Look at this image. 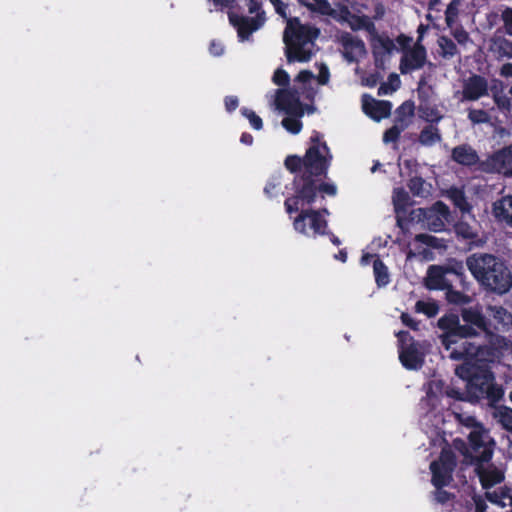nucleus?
<instances>
[{"mask_svg":"<svg viewBox=\"0 0 512 512\" xmlns=\"http://www.w3.org/2000/svg\"><path fill=\"white\" fill-rule=\"evenodd\" d=\"M437 327L441 330L440 342L449 351V357L464 361L455 370L456 375L466 381L465 392L458 399L470 403L486 401L495 407L503 398L504 390L495 383L489 365L480 359L485 346L471 341L481 334H492V324L483 306L476 303L460 308L459 313H447L438 319Z\"/></svg>","mask_w":512,"mask_h":512,"instance_id":"f257e3e1","label":"nucleus"},{"mask_svg":"<svg viewBox=\"0 0 512 512\" xmlns=\"http://www.w3.org/2000/svg\"><path fill=\"white\" fill-rule=\"evenodd\" d=\"M322 135L313 131L310 137V146L303 157L289 155L284 161L288 171L295 174L291 190L293 194L284 201L285 211L291 215L297 213L300 207L311 206L317 198V193L335 196L337 186L332 182H320L327 178L332 161V154L325 141H321Z\"/></svg>","mask_w":512,"mask_h":512,"instance_id":"f03ea898","label":"nucleus"},{"mask_svg":"<svg viewBox=\"0 0 512 512\" xmlns=\"http://www.w3.org/2000/svg\"><path fill=\"white\" fill-rule=\"evenodd\" d=\"M468 438L469 448L464 447V451H462L464 462L475 466V472L479 477L482 487L489 489L501 483L504 475L500 470L495 467H484V463H488L492 458L494 441L483 429H474L470 432ZM463 446H465L464 443Z\"/></svg>","mask_w":512,"mask_h":512,"instance_id":"7ed1b4c3","label":"nucleus"},{"mask_svg":"<svg viewBox=\"0 0 512 512\" xmlns=\"http://www.w3.org/2000/svg\"><path fill=\"white\" fill-rule=\"evenodd\" d=\"M466 265L486 290L504 294L512 287V274L505 263L488 253H474L467 257Z\"/></svg>","mask_w":512,"mask_h":512,"instance_id":"20e7f679","label":"nucleus"},{"mask_svg":"<svg viewBox=\"0 0 512 512\" xmlns=\"http://www.w3.org/2000/svg\"><path fill=\"white\" fill-rule=\"evenodd\" d=\"M320 30L308 24H302L298 17L288 19L283 33L285 56L289 63L308 62L312 51L306 48L318 38Z\"/></svg>","mask_w":512,"mask_h":512,"instance_id":"39448f33","label":"nucleus"},{"mask_svg":"<svg viewBox=\"0 0 512 512\" xmlns=\"http://www.w3.org/2000/svg\"><path fill=\"white\" fill-rule=\"evenodd\" d=\"M454 283H458L462 289L467 288L466 275L463 266H439L431 265L427 271L426 287L430 290H446Z\"/></svg>","mask_w":512,"mask_h":512,"instance_id":"423d86ee","label":"nucleus"},{"mask_svg":"<svg viewBox=\"0 0 512 512\" xmlns=\"http://www.w3.org/2000/svg\"><path fill=\"white\" fill-rule=\"evenodd\" d=\"M399 342V360L404 368L417 370L424 364L425 354L423 345L416 341L409 332L400 331L397 334Z\"/></svg>","mask_w":512,"mask_h":512,"instance_id":"0eeeda50","label":"nucleus"},{"mask_svg":"<svg viewBox=\"0 0 512 512\" xmlns=\"http://www.w3.org/2000/svg\"><path fill=\"white\" fill-rule=\"evenodd\" d=\"M503 26L497 28L491 38L490 51L498 60L512 58V41L506 36H512V8L506 7L502 13Z\"/></svg>","mask_w":512,"mask_h":512,"instance_id":"6e6552de","label":"nucleus"},{"mask_svg":"<svg viewBox=\"0 0 512 512\" xmlns=\"http://www.w3.org/2000/svg\"><path fill=\"white\" fill-rule=\"evenodd\" d=\"M456 465V457L450 450H442L439 459L431 462V483L436 489L450 485Z\"/></svg>","mask_w":512,"mask_h":512,"instance_id":"1a4fd4ad","label":"nucleus"},{"mask_svg":"<svg viewBox=\"0 0 512 512\" xmlns=\"http://www.w3.org/2000/svg\"><path fill=\"white\" fill-rule=\"evenodd\" d=\"M450 214L448 206L442 201H437L431 208H417L410 212L409 221L427 222L428 226L434 231H440L443 227L441 217L447 218Z\"/></svg>","mask_w":512,"mask_h":512,"instance_id":"9d476101","label":"nucleus"},{"mask_svg":"<svg viewBox=\"0 0 512 512\" xmlns=\"http://www.w3.org/2000/svg\"><path fill=\"white\" fill-rule=\"evenodd\" d=\"M299 214L295 217L293 221V227L295 231L300 234L308 236V230L306 226V220H310V228L313 231V235H324L327 233L328 222L322 216L321 210L316 209H302L298 211Z\"/></svg>","mask_w":512,"mask_h":512,"instance_id":"9b49d317","label":"nucleus"},{"mask_svg":"<svg viewBox=\"0 0 512 512\" xmlns=\"http://www.w3.org/2000/svg\"><path fill=\"white\" fill-rule=\"evenodd\" d=\"M229 23L237 30L240 41L248 40L253 32L259 30L266 21L265 12L258 13L254 17L239 15L235 11L228 12Z\"/></svg>","mask_w":512,"mask_h":512,"instance_id":"f8f14e48","label":"nucleus"},{"mask_svg":"<svg viewBox=\"0 0 512 512\" xmlns=\"http://www.w3.org/2000/svg\"><path fill=\"white\" fill-rule=\"evenodd\" d=\"M275 105L277 109L284 111L288 116L302 117L304 114V107L296 89H278Z\"/></svg>","mask_w":512,"mask_h":512,"instance_id":"ddd939ff","label":"nucleus"},{"mask_svg":"<svg viewBox=\"0 0 512 512\" xmlns=\"http://www.w3.org/2000/svg\"><path fill=\"white\" fill-rule=\"evenodd\" d=\"M427 60V50L422 43H415L412 49L405 51L400 59L399 70L406 75L424 67Z\"/></svg>","mask_w":512,"mask_h":512,"instance_id":"4468645a","label":"nucleus"},{"mask_svg":"<svg viewBox=\"0 0 512 512\" xmlns=\"http://www.w3.org/2000/svg\"><path fill=\"white\" fill-rule=\"evenodd\" d=\"M340 43L343 47V57L348 63H357L359 58L367 53L364 41L348 32L341 35Z\"/></svg>","mask_w":512,"mask_h":512,"instance_id":"2eb2a0df","label":"nucleus"},{"mask_svg":"<svg viewBox=\"0 0 512 512\" xmlns=\"http://www.w3.org/2000/svg\"><path fill=\"white\" fill-rule=\"evenodd\" d=\"M488 82L481 76L473 74L463 84L462 99L465 101H476L488 95Z\"/></svg>","mask_w":512,"mask_h":512,"instance_id":"dca6fc26","label":"nucleus"},{"mask_svg":"<svg viewBox=\"0 0 512 512\" xmlns=\"http://www.w3.org/2000/svg\"><path fill=\"white\" fill-rule=\"evenodd\" d=\"M512 145H508L501 151L495 152L489 159L488 165L491 170L503 173L505 176H512Z\"/></svg>","mask_w":512,"mask_h":512,"instance_id":"f3484780","label":"nucleus"},{"mask_svg":"<svg viewBox=\"0 0 512 512\" xmlns=\"http://www.w3.org/2000/svg\"><path fill=\"white\" fill-rule=\"evenodd\" d=\"M451 159L457 164L471 167L478 163L479 156L469 144H461L452 149Z\"/></svg>","mask_w":512,"mask_h":512,"instance_id":"a211bd4d","label":"nucleus"},{"mask_svg":"<svg viewBox=\"0 0 512 512\" xmlns=\"http://www.w3.org/2000/svg\"><path fill=\"white\" fill-rule=\"evenodd\" d=\"M392 104L387 100H375L371 99V102L363 103V111L371 119L380 121L390 116Z\"/></svg>","mask_w":512,"mask_h":512,"instance_id":"6ab92c4d","label":"nucleus"},{"mask_svg":"<svg viewBox=\"0 0 512 512\" xmlns=\"http://www.w3.org/2000/svg\"><path fill=\"white\" fill-rule=\"evenodd\" d=\"M512 195L508 194L493 203L492 213L498 222H505L512 226Z\"/></svg>","mask_w":512,"mask_h":512,"instance_id":"aec40b11","label":"nucleus"},{"mask_svg":"<svg viewBox=\"0 0 512 512\" xmlns=\"http://www.w3.org/2000/svg\"><path fill=\"white\" fill-rule=\"evenodd\" d=\"M297 2L312 13H317L322 16L335 15V10L328 0H297Z\"/></svg>","mask_w":512,"mask_h":512,"instance_id":"412c9836","label":"nucleus"},{"mask_svg":"<svg viewBox=\"0 0 512 512\" xmlns=\"http://www.w3.org/2000/svg\"><path fill=\"white\" fill-rule=\"evenodd\" d=\"M459 287L458 283H454L445 290V299L449 304L459 306L460 308L466 307L473 302V298L455 288Z\"/></svg>","mask_w":512,"mask_h":512,"instance_id":"4be33fe9","label":"nucleus"},{"mask_svg":"<svg viewBox=\"0 0 512 512\" xmlns=\"http://www.w3.org/2000/svg\"><path fill=\"white\" fill-rule=\"evenodd\" d=\"M447 196L451 200L453 205L456 208H458L462 214L470 212L471 205L468 203L463 189L458 188V187H451L447 191Z\"/></svg>","mask_w":512,"mask_h":512,"instance_id":"5701e85b","label":"nucleus"},{"mask_svg":"<svg viewBox=\"0 0 512 512\" xmlns=\"http://www.w3.org/2000/svg\"><path fill=\"white\" fill-rule=\"evenodd\" d=\"M437 43L439 46V55L443 59L450 60L460 54L455 42L445 35L440 36Z\"/></svg>","mask_w":512,"mask_h":512,"instance_id":"b1692460","label":"nucleus"},{"mask_svg":"<svg viewBox=\"0 0 512 512\" xmlns=\"http://www.w3.org/2000/svg\"><path fill=\"white\" fill-rule=\"evenodd\" d=\"M373 273L378 287H385L390 283L388 267L380 257H376L373 261Z\"/></svg>","mask_w":512,"mask_h":512,"instance_id":"393cba45","label":"nucleus"},{"mask_svg":"<svg viewBox=\"0 0 512 512\" xmlns=\"http://www.w3.org/2000/svg\"><path fill=\"white\" fill-rule=\"evenodd\" d=\"M350 28L353 31L357 30H365L370 34H376V27L374 22L367 15H351V20L349 21Z\"/></svg>","mask_w":512,"mask_h":512,"instance_id":"a878e982","label":"nucleus"},{"mask_svg":"<svg viewBox=\"0 0 512 512\" xmlns=\"http://www.w3.org/2000/svg\"><path fill=\"white\" fill-rule=\"evenodd\" d=\"M441 140V134L439 133V129L433 125L425 126L420 134L418 141L423 146H433L437 142Z\"/></svg>","mask_w":512,"mask_h":512,"instance_id":"bb28decb","label":"nucleus"},{"mask_svg":"<svg viewBox=\"0 0 512 512\" xmlns=\"http://www.w3.org/2000/svg\"><path fill=\"white\" fill-rule=\"evenodd\" d=\"M377 42L379 43V46L383 51L381 52L377 45L373 46L372 53H373L376 65H378V62L382 61V56L384 54H386V53L390 54L395 49V44H394L393 40H391L388 37L377 36Z\"/></svg>","mask_w":512,"mask_h":512,"instance_id":"cd10ccee","label":"nucleus"},{"mask_svg":"<svg viewBox=\"0 0 512 512\" xmlns=\"http://www.w3.org/2000/svg\"><path fill=\"white\" fill-rule=\"evenodd\" d=\"M281 187H282L281 175L280 174L272 175L268 179L263 191H264V194L268 198H274V197L279 196L280 194H283V192H281Z\"/></svg>","mask_w":512,"mask_h":512,"instance_id":"c85d7f7f","label":"nucleus"},{"mask_svg":"<svg viewBox=\"0 0 512 512\" xmlns=\"http://www.w3.org/2000/svg\"><path fill=\"white\" fill-rule=\"evenodd\" d=\"M426 185V181L421 176L412 177L407 183L410 192L416 197H426L429 194Z\"/></svg>","mask_w":512,"mask_h":512,"instance_id":"c756f323","label":"nucleus"},{"mask_svg":"<svg viewBox=\"0 0 512 512\" xmlns=\"http://www.w3.org/2000/svg\"><path fill=\"white\" fill-rule=\"evenodd\" d=\"M454 232L457 238L468 240L470 243L474 242V240L478 237V234L474 231L472 226L463 221H459L454 225Z\"/></svg>","mask_w":512,"mask_h":512,"instance_id":"7c9ffc66","label":"nucleus"},{"mask_svg":"<svg viewBox=\"0 0 512 512\" xmlns=\"http://www.w3.org/2000/svg\"><path fill=\"white\" fill-rule=\"evenodd\" d=\"M415 105L413 101H405L396 109V123L407 124L406 119L414 116Z\"/></svg>","mask_w":512,"mask_h":512,"instance_id":"2f4dec72","label":"nucleus"},{"mask_svg":"<svg viewBox=\"0 0 512 512\" xmlns=\"http://www.w3.org/2000/svg\"><path fill=\"white\" fill-rule=\"evenodd\" d=\"M462 0H451L445 11V22L449 28H453L459 15V7Z\"/></svg>","mask_w":512,"mask_h":512,"instance_id":"473e14b6","label":"nucleus"},{"mask_svg":"<svg viewBox=\"0 0 512 512\" xmlns=\"http://www.w3.org/2000/svg\"><path fill=\"white\" fill-rule=\"evenodd\" d=\"M410 197L408 193L403 189H397L393 194V204L397 213L405 211L409 205Z\"/></svg>","mask_w":512,"mask_h":512,"instance_id":"72a5a7b5","label":"nucleus"},{"mask_svg":"<svg viewBox=\"0 0 512 512\" xmlns=\"http://www.w3.org/2000/svg\"><path fill=\"white\" fill-rule=\"evenodd\" d=\"M408 124L395 123L392 127L387 129L383 134L384 143H395L399 140L402 131L406 129Z\"/></svg>","mask_w":512,"mask_h":512,"instance_id":"f704fd0d","label":"nucleus"},{"mask_svg":"<svg viewBox=\"0 0 512 512\" xmlns=\"http://www.w3.org/2000/svg\"><path fill=\"white\" fill-rule=\"evenodd\" d=\"M415 311L418 313H423L427 317L431 318L438 314L439 307L435 302L418 300L415 304Z\"/></svg>","mask_w":512,"mask_h":512,"instance_id":"c9c22d12","label":"nucleus"},{"mask_svg":"<svg viewBox=\"0 0 512 512\" xmlns=\"http://www.w3.org/2000/svg\"><path fill=\"white\" fill-rule=\"evenodd\" d=\"M468 119L472 124H485L490 121V115L483 109H469Z\"/></svg>","mask_w":512,"mask_h":512,"instance_id":"e433bc0d","label":"nucleus"},{"mask_svg":"<svg viewBox=\"0 0 512 512\" xmlns=\"http://www.w3.org/2000/svg\"><path fill=\"white\" fill-rule=\"evenodd\" d=\"M300 117L289 116L282 120V126L292 134L300 133L302 129V122L299 120Z\"/></svg>","mask_w":512,"mask_h":512,"instance_id":"4c0bfd02","label":"nucleus"},{"mask_svg":"<svg viewBox=\"0 0 512 512\" xmlns=\"http://www.w3.org/2000/svg\"><path fill=\"white\" fill-rule=\"evenodd\" d=\"M241 113H242L243 116H245L249 120L251 126L255 130H261L262 129L263 121L253 110H250L248 108H242L241 109Z\"/></svg>","mask_w":512,"mask_h":512,"instance_id":"58836bf2","label":"nucleus"},{"mask_svg":"<svg viewBox=\"0 0 512 512\" xmlns=\"http://www.w3.org/2000/svg\"><path fill=\"white\" fill-rule=\"evenodd\" d=\"M272 80H273L274 84L281 86V87H286L289 85L290 76L285 70L278 68L274 72Z\"/></svg>","mask_w":512,"mask_h":512,"instance_id":"ea45409f","label":"nucleus"},{"mask_svg":"<svg viewBox=\"0 0 512 512\" xmlns=\"http://www.w3.org/2000/svg\"><path fill=\"white\" fill-rule=\"evenodd\" d=\"M493 99L497 105V107L499 108V110H501L502 112H510L511 110V100L508 96H506L504 94V92L502 94H499V95H494L493 96Z\"/></svg>","mask_w":512,"mask_h":512,"instance_id":"a19ab883","label":"nucleus"},{"mask_svg":"<svg viewBox=\"0 0 512 512\" xmlns=\"http://www.w3.org/2000/svg\"><path fill=\"white\" fill-rule=\"evenodd\" d=\"M451 34L460 45H465L470 40L468 32L462 26L456 27Z\"/></svg>","mask_w":512,"mask_h":512,"instance_id":"79ce46f5","label":"nucleus"},{"mask_svg":"<svg viewBox=\"0 0 512 512\" xmlns=\"http://www.w3.org/2000/svg\"><path fill=\"white\" fill-rule=\"evenodd\" d=\"M490 311L493 313V317L498 321V323H505V318H512L511 314H508L507 310L502 306H489Z\"/></svg>","mask_w":512,"mask_h":512,"instance_id":"37998d69","label":"nucleus"},{"mask_svg":"<svg viewBox=\"0 0 512 512\" xmlns=\"http://www.w3.org/2000/svg\"><path fill=\"white\" fill-rule=\"evenodd\" d=\"M275 12L283 19L288 21L290 19V10H289V4L283 0H279L277 4L274 6Z\"/></svg>","mask_w":512,"mask_h":512,"instance_id":"c03bdc74","label":"nucleus"},{"mask_svg":"<svg viewBox=\"0 0 512 512\" xmlns=\"http://www.w3.org/2000/svg\"><path fill=\"white\" fill-rule=\"evenodd\" d=\"M412 41H413L412 37L407 36L405 34H400L396 38V42L398 43V45L403 50V53L405 51H407L408 49H412V47H411Z\"/></svg>","mask_w":512,"mask_h":512,"instance_id":"a18cd8bd","label":"nucleus"},{"mask_svg":"<svg viewBox=\"0 0 512 512\" xmlns=\"http://www.w3.org/2000/svg\"><path fill=\"white\" fill-rule=\"evenodd\" d=\"M224 105L227 112L232 113L239 105V100L236 96H226L224 98Z\"/></svg>","mask_w":512,"mask_h":512,"instance_id":"49530a36","label":"nucleus"},{"mask_svg":"<svg viewBox=\"0 0 512 512\" xmlns=\"http://www.w3.org/2000/svg\"><path fill=\"white\" fill-rule=\"evenodd\" d=\"M452 497L453 494L443 490V488L436 489L435 491V499L438 503L444 504L448 502Z\"/></svg>","mask_w":512,"mask_h":512,"instance_id":"de8ad7c7","label":"nucleus"},{"mask_svg":"<svg viewBox=\"0 0 512 512\" xmlns=\"http://www.w3.org/2000/svg\"><path fill=\"white\" fill-rule=\"evenodd\" d=\"M209 52L213 56H221L224 53V46L215 40H212L209 45Z\"/></svg>","mask_w":512,"mask_h":512,"instance_id":"09e8293b","label":"nucleus"},{"mask_svg":"<svg viewBox=\"0 0 512 512\" xmlns=\"http://www.w3.org/2000/svg\"><path fill=\"white\" fill-rule=\"evenodd\" d=\"M329 77H330L329 70H328L327 66L323 65L321 67L318 77H317L318 83L321 85L327 84L329 81Z\"/></svg>","mask_w":512,"mask_h":512,"instance_id":"8fccbe9b","label":"nucleus"},{"mask_svg":"<svg viewBox=\"0 0 512 512\" xmlns=\"http://www.w3.org/2000/svg\"><path fill=\"white\" fill-rule=\"evenodd\" d=\"M248 3H247V6H248V11L250 14H258V13H262V9H261V2L259 0H246Z\"/></svg>","mask_w":512,"mask_h":512,"instance_id":"3c124183","label":"nucleus"},{"mask_svg":"<svg viewBox=\"0 0 512 512\" xmlns=\"http://www.w3.org/2000/svg\"><path fill=\"white\" fill-rule=\"evenodd\" d=\"M400 318L405 326L414 330L417 329L418 323L408 313H402Z\"/></svg>","mask_w":512,"mask_h":512,"instance_id":"603ef678","label":"nucleus"},{"mask_svg":"<svg viewBox=\"0 0 512 512\" xmlns=\"http://www.w3.org/2000/svg\"><path fill=\"white\" fill-rule=\"evenodd\" d=\"M416 240L425 243L429 246L435 247V242L437 241V238L427 234H418L416 235Z\"/></svg>","mask_w":512,"mask_h":512,"instance_id":"864d4df0","label":"nucleus"},{"mask_svg":"<svg viewBox=\"0 0 512 512\" xmlns=\"http://www.w3.org/2000/svg\"><path fill=\"white\" fill-rule=\"evenodd\" d=\"M313 77H314V75L311 71L302 70L298 73L295 80L305 84V83L310 82Z\"/></svg>","mask_w":512,"mask_h":512,"instance_id":"5fc2aeb1","label":"nucleus"},{"mask_svg":"<svg viewBox=\"0 0 512 512\" xmlns=\"http://www.w3.org/2000/svg\"><path fill=\"white\" fill-rule=\"evenodd\" d=\"M504 84L502 81L500 80H493L492 81V85L490 87V90L492 92V95L494 96L495 94L496 95H499V94H502L504 92Z\"/></svg>","mask_w":512,"mask_h":512,"instance_id":"6e6d98bb","label":"nucleus"},{"mask_svg":"<svg viewBox=\"0 0 512 512\" xmlns=\"http://www.w3.org/2000/svg\"><path fill=\"white\" fill-rule=\"evenodd\" d=\"M397 90V87L390 86L388 83H382L379 88L377 94L379 96L387 95Z\"/></svg>","mask_w":512,"mask_h":512,"instance_id":"4d7b16f0","label":"nucleus"},{"mask_svg":"<svg viewBox=\"0 0 512 512\" xmlns=\"http://www.w3.org/2000/svg\"><path fill=\"white\" fill-rule=\"evenodd\" d=\"M510 413H512V409L506 407V413L504 416V427L507 431L512 432V415H510Z\"/></svg>","mask_w":512,"mask_h":512,"instance_id":"13d9d810","label":"nucleus"},{"mask_svg":"<svg viewBox=\"0 0 512 512\" xmlns=\"http://www.w3.org/2000/svg\"><path fill=\"white\" fill-rule=\"evenodd\" d=\"M475 512H486L487 504L484 499L477 497L474 499Z\"/></svg>","mask_w":512,"mask_h":512,"instance_id":"bf43d9fd","label":"nucleus"},{"mask_svg":"<svg viewBox=\"0 0 512 512\" xmlns=\"http://www.w3.org/2000/svg\"><path fill=\"white\" fill-rule=\"evenodd\" d=\"M487 19L490 26L498 25L500 22H503L501 14L495 12L489 14Z\"/></svg>","mask_w":512,"mask_h":512,"instance_id":"052dcab7","label":"nucleus"},{"mask_svg":"<svg viewBox=\"0 0 512 512\" xmlns=\"http://www.w3.org/2000/svg\"><path fill=\"white\" fill-rule=\"evenodd\" d=\"M388 80H389L388 84L390 86L397 87V89L399 88V86H400V78H399V76L397 74L391 73L389 75V77H388Z\"/></svg>","mask_w":512,"mask_h":512,"instance_id":"680f3d73","label":"nucleus"},{"mask_svg":"<svg viewBox=\"0 0 512 512\" xmlns=\"http://www.w3.org/2000/svg\"><path fill=\"white\" fill-rule=\"evenodd\" d=\"M379 75L377 73L370 74L366 78V85L369 87H374L378 83Z\"/></svg>","mask_w":512,"mask_h":512,"instance_id":"e2e57ef3","label":"nucleus"},{"mask_svg":"<svg viewBox=\"0 0 512 512\" xmlns=\"http://www.w3.org/2000/svg\"><path fill=\"white\" fill-rule=\"evenodd\" d=\"M501 75L505 77H511L512 76V63L508 62L505 63L501 68Z\"/></svg>","mask_w":512,"mask_h":512,"instance_id":"0e129e2a","label":"nucleus"},{"mask_svg":"<svg viewBox=\"0 0 512 512\" xmlns=\"http://www.w3.org/2000/svg\"><path fill=\"white\" fill-rule=\"evenodd\" d=\"M253 140H254L253 136L248 132L242 133V135L240 137L241 143H243L245 145H251L253 143Z\"/></svg>","mask_w":512,"mask_h":512,"instance_id":"69168bd1","label":"nucleus"},{"mask_svg":"<svg viewBox=\"0 0 512 512\" xmlns=\"http://www.w3.org/2000/svg\"><path fill=\"white\" fill-rule=\"evenodd\" d=\"M428 26L424 24H420L417 28L418 38L416 40V43H422L423 36L425 32L427 31Z\"/></svg>","mask_w":512,"mask_h":512,"instance_id":"338daca9","label":"nucleus"},{"mask_svg":"<svg viewBox=\"0 0 512 512\" xmlns=\"http://www.w3.org/2000/svg\"><path fill=\"white\" fill-rule=\"evenodd\" d=\"M374 11H375L374 19H381L384 16L385 9L381 3H379L375 6Z\"/></svg>","mask_w":512,"mask_h":512,"instance_id":"774afa93","label":"nucleus"}]
</instances>
